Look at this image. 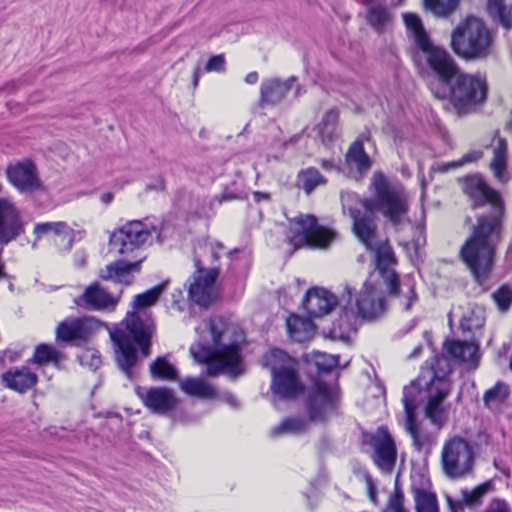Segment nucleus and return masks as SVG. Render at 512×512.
Instances as JSON below:
<instances>
[{
  "label": "nucleus",
  "mask_w": 512,
  "mask_h": 512,
  "mask_svg": "<svg viewBox=\"0 0 512 512\" xmlns=\"http://www.w3.org/2000/svg\"><path fill=\"white\" fill-rule=\"evenodd\" d=\"M162 188H163V184H162V182H159L157 189L161 190Z\"/></svg>",
  "instance_id": "62"
},
{
  "label": "nucleus",
  "mask_w": 512,
  "mask_h": 512,
  "mask_svg": "<svg viewBox=\"0 0 512 512\" xmlns=\"http://www.w3.org/2000/svg\"><path fill=\"white\" fill-rule=\"evenodd\" d=\"M7 176L11 184L21 192H32L40 187L36 167L31 162L10 166Z\"/></svg>",
  "instance_id": "21"
},
{
  "label": "nucleus",
  "mask_w": 512,
  "mask_h": 512,
  "mask_svg": "<svg viewBox=\"0 0 512 512\" xmlns=\"http://www.w3.org/2000/svg\"><path fill=\"white\" fill-rule=\"evenodd\" d=\"M463 192L472 201L473 208L490 206V213L477 218L472 235L460 250L461 259L474 279L482 284L489 276L494 262L495 249L500 240L504 204L500 194L491 189L478 175L464 179Z\"/></svg>",
  "instance_id": "3"
},
{
  "label": "nucleus",
  "mask_w": 512,
  "mask_h": 512,
  "mask_svg": "<svg viewBox=\"0 0 512 512\" xmlns=\"http://www.w3.org/2000/svg\"><path fill=\"white\" fill-rule=\"evenodd\" d=\"M152 333V323L142 320L136 312L128 313L121 325L110 332L117 364L129 378L137 363V349H140L143 357L148 356Z\"/></svg>",
  "instance_id": "5"
},
{
  "label": "nucleus",
  "mask_w": 512,
  "mask_h": 512,
  "mask_svg": "<svg viewBox=\"0 0 512 512\" xmlns=\"http://www.w3.org/2000/svg\"><path fill=\"white\" fill-rule=\"evenodd\" d=\"M483 512H510V509L504 500L494 499Z\"/></svg>",
  "instance_id": "51"
},
{
  "label": "nucleus",
  "mask_w": 512,
  "mask_h": 512,
  "mask_svg": "<svg viewBox=\"0 0 512 512\" xmlns=\"http://www.w3.org/2000/svg\"><path fill=\"white\" fill-rule=\"evenodd\" d=\"M448 505L451 512H464L463 503L455 502L451 498H448Z\"/></svg>",
  "instance_id": "54"
},
{
  "label": "nucleus",
  "mask_w": 512,
  "mask_h": 512,
  "mask_svg": "<svg viewBox=\"0 0 512 512\" xmlns=\"http://www.w3.org/2000/svg\"><path fill=\"white\" fill-rule=\"evenodd\" d=\"M481 156H482L481 152L472 151V152H469V153L463 155L457 161H451V162H448V163L441 164L439 166V170L441 172H447V171H449L451 169L459 168V167L463 166L464 164L475 162L478 159H480Z\"/></svg>",
  "instance_id": "47"
},
{
  "label": "nucleus",
  "mask_w": 512,
  "mask_h": 512,
  "mask_svg": "<svg viewBox=\"0 0 512 512\" xmlns=\"http://www.w3.org/2000/svg\"><path fill=\"white\" fill-rule=\"evenodd\" d=\"M263 365L272 374L271 390L282 399H291L299 395L302 384L297 374V362L281 350H271L263 358Z\"/></svg>",
  "instance_id": "7"
},
{
  "label": "nucleus",
  "mask_w": 512,
  "mask_h": 512,
  "mask_svg": "<svg viewBox=\"0 0 512 512\" xmlns=\"http://www.w3.org/2000/svg\"><path fill=\"white\" fill-rule=\"evenodd\" d=\"M165 283L156 285L155 287L149 289L148 291L138 294L134 298V307L136 308H145L152 306L163 292L165 288Z\"/></svg>",
  "instance_id": "44"
},
{
  "label": "nucleus",
  "mask_w": 512,
  "mask_h": 512,
  "mask_svg": "<svg viewBox=\"0 0 512 512\" xmlns=\"http://www.w3.org/2000/svg\"><path fill=\"white\" fill-rule=\"evenodd\" d=\"M37 381V375L28 367L13 368L2 374L3 384L19 393H25L32 389Z\"/></svg>",
  "instance_id": "24"
},
{
  "label": "nucleus",
  "mask_w": 512,
  "mask_h": 512,
  "mask_svg": "<svg viewBox=\"0 0 512 512\" xmlns=\"http://www.w3.org/2000/svg\"><path fill=\"white\" fill-rule=\"evenodd\" d=\"M34 234L39 239L45 235L63 236V244L61 248L64 251L71 249L74 242V230L65 222H46L35 225Z\"/></svg>",
  "instance_id": "27"
},
{
  "label": "nucleus",
  "mask_w": 512,
  "mask_h": 512,
  "mask_svg": "<svg viewBox=\"0 0 512 512\" xmlns=\"http://www.w3.org/2000/svg\"><path fill=\"white\" fill-rule=\"evenodd\" d=\"M509 394V386L504 382H497L485 392L483 401L489 409H498L506 401Z\"/></svg>",
  "instance_id": "36"
},
{
  "label": "nucleus",
  "mask_w": 512,
  "mask_h": 512,
  "mask_svg": "<svg viewBox=\"0 0 512 512\" xmlns=\"http://www.w3.org/2000/svg\"><path fill=\"white\" fill-rule=\"evenodd\" d=\"M460 0H424L427 11L437 17H448L458 7Z\"/></svg>",
  "instance_id": "41"
},
{
  "label": "nucleus",
  "mask_w": 512,
  "mask_h": 512,
  "mask_svg": "<svg viewBox=\"0 0 512 512\" xmlns=\"http://www.w3.org/2000/svg\"><path fill=\"white\" fill-rule=\"evenodd\" d=\"M112 199V195L110 193H107V194H104L103 197H102V200L105 202V203H109Z\"/></svg>",
  "instance_id": "60"
},
{
  "label": "nucleus",
  "mask_w": 512,
  "mask_h": 512,
  "mask_svg": "<svg viewBox=\"0 0 512 512\" xmlns=\"http://www.w3.org/2000/svg\"><path fill=\"white\" fill-rule=\"evenodd\" d=\"M209 249L211 252V257L213 258L214 261H217L224 247L220 242H211L209 245Z\"/></svg>",
  "instance_id": "53"
},
{
  "label": "nucleus",
  "mask_w": 512,
  "mask_h": 512,
  "mask_svg": "<svg viewBox=\"0 0 512 512\" xmlns=\"http://www.w3.org/2000/svg\"><path fill=\"white\" fill-rule=\"evenodd\" d=\"M79 360L83 366H87L92 370H97L102 363L99 352L93 349L85 350L79 356Z\"/></svg>",
  "instance_id": "48"
},
{
  "label": "nucleus",
  "mask_w": 512,
  "mask_h": 512,
  "mask_svg": "<svg viewBox=\"0 0 512 512\" xmlns=\"http://www.w3.org/2000/svg\"><path fill=\"white\" fill-rule=\"evenodd\" d=\"M100 323L91 317L67 319L57 329V339L64 342L86 341L99 328Z\"/></svg>",
  "instance_id": "18"
},
{
  "label": "nucleus",
  "mask_w": 512,
  "mask_h": 512,
  "mask_svg": "<svg viewBox=\"0 0 512 512\" xmlns=\"http://www.w3.org/2000/svg\"><path fill=\"white\" fill-rule=\"evenodd\" d=\"M373 198L360 200L351 193H342L343 210H348L353 220V231L365 247L374 252L375 261L383 274L391 296H395L403 309L408 311L417 301V295L411 281L398 282L394 271L389 266L394 262L390 246L376 241V225L372 214L381 212L393 223H400L408 210L407 197L404 191L391 185L382 174H374L371 182Z\"/></svg>",
  "instance_id": "1"
},
{
  "label": "nucleus",
  "mask_w": 512,
  "mask_h": 512,
  "mask_svg": "<svg viewBox=\"0 0 512 512\" xmlns=\"http://www.w3.org/2000/svg\"><path fill=\"white\" fill-rule=\"evenodd\" d=\"M340 301L363 319H374L385 311L382 293L370 281L364 282L357 292L351 286L345 285Z\"/></svg>",
  "instance_id": "11"
},
{
  "label": "nucleus",
  "mask_w": 512,
  "mask_h": 512,
  "mask_svg": "<svg viewBox=\"0 0 512 512\" xmlns=\"http://www.w3.org/2000/svg\"><path fill=\"white\" fill-rule=\"evenodd\" d=\"M337 390L323 382H315L306 400V411L312 422L321 423L336 413Z\"/></svg>",
  "instance_id": "12"
},
{
  "label": "nucleus",
  "mask_w": 512,
  "mask_h": 512,
  "mask_svg": "<svg viewBox=\"0 0 512 512\" xmlns=\"http://www.w3.org/2000/svg\"><path fill=\"white\" fill-rule=\"evenodd\" d=\"M492 483L487 481L472 490H463V502L467 506L475 507L482 503L483 497L491 490Z\"/></svg>",
  "instance_id": "43"
},
{
  "label": "nucleus",
  "mask_w": 512,
  "mask_h": 512,
  "mask_svg": "<svg viewBox=\"0 0 512 512\" xmlns=\"http://www.w3.org/2000/svg\"><path fill=\"white\" fill-rule=\"evenodd\" d=\"M143 259L128 263L126 261H115L102 269L100 277L116 283L129 285L132 281V272H138Z\"/></svg>",
  "instance_id": "25"
},
{
  "label": "nucleus",
  "mask_w": 512,
  "mask_h": 512,
  "mask_svg": "<svg viewBox=\"0 0 512 512\" xmlns=\"http://www.w3.org/2000/svg\"><path fill=\"white\" fill-rule=\"evenodd\" d=\"M486 8L494 21L506 29H512V4L505 0H487Z\"/></svg>",
  "instance_id": "32"
},
{
  "label": "nucleus",
  "mask_w": 512,
  "mask_h": 512,
  "mask_svg": "<svg viewBox=\"0 0 512 512\" xmlns=\"http://www.w3.org/2000/svg\"><path fill=\"white\" fill-rule=\"evenodd\" d=\"M370 445L373 449L374 463L385 472H390L396 461V446L386 428L380 427L372 435Z\"/></svg>",
  "instance_id": "16"
},
{
  "label": "nucleus",
  "mask_w": 512,
  "mask_h": 512,
  "mask_svg": "<svg viewBox=\"0 0 512 512\" xmlns=\"http://www.w3.org/2000/svg\"><path fill=\"white\" fill-rule=\"evenodd\" d=\"M253 197H254L255 202H257V203L261 202L262 200H265V201L270 200V194L266 193V192L256 191L253 193Z\"/></svg>",
  "instance_id": "55"
},
{
  "label": "nucleus",
  "mask_w": 512,
  "mask_h": 512,
  "mask_svg": "<svg viewBox=\"0 0 512 512\" xmlns=\"http://www.w3.org/2000/svg\"><path fill=\"white\" fill-rule=\"evenodd\" d=\"M225 400L231 405V406H236L237 405V401L236 399L234 398V396L232 395H226L225 396Z\"/></svg>",
  "instance_id": "57"
},
{
  "label": "nucleus",
  "mask_w": 512,
  "mask_h": 512,
  "mask_svg": "<svg viewBox=\"0 0 512 512\" xmlns=\"http://www.w3.org/2000/svg\"><path fill=\"white\" fill-rule=\"evenodd\" d=\"M286 326L290 337L300 343L307 341L314 330L309 320L302 319L297 315H290L286 320Z\"/></svg>",
  "instance_id": "33"
},
{
  "label": "nucleus",
  "mask_w": 512,
  "mask_h": 512,
  "mask_svg": "<svg viewBox=\"0 0 512 512\" xmlns=\"http://www.w3.org/2000/svg\"><path fill=\"white\" fill-rule=\"evenodd\" d=\"M445 375L446 373L440 375L435 369L427 368L422 370L416 383L419 388L426 387L428 389L425 415L438 427L443 426L446 421L444 400L449 392V384Z\"/></svg>",
  "instance_id": "10"
},
{
  "label": "nucleus",
  "mask_w": 512,
  "mask_h": 512,
  "mask_svg": "<svg viewBox=\"0 0 512 512\" xmlns=\"http://www.w3.org/2000/svg\"><path fill=\"white\" fill-rule=\"evenodd\" d=\"M440 465L450 480H460L474 471L475 452L468 440L461 436L446 439L441 448Z\"/></svg>",
  "instance_id": "8"
},
{
  "label": "nucleus",
  "mask_w": 512,
  "mask_h": 512,
  "mask_svg": "<svg viewBox=\"0 0 512 512\" xmlns=\"http://www.w3.org/2000/svg\"><path fill=\"white\" fill-rule=\"evenodd\" d=\"M416 512H439V505L435 493L417 488L413 490Z\"/></svg>",
  "instance_id": "37"
},
{
  "label": "nucleus",
  "mask_w": 512,
  "mask_h": 512,
  "mask_svg": "<svg viewBox=\"0 0 512 512\" xmlns=\"http://www.w3.org/2000/svg\"><path fill=\"white\" fill-rule=\"evenodd\" d=\"M322 166H323V168H325V169H327V170H328V169L333 168V163H332V162H329V161L324 160V161L322 162Z\"/></svg>",
  "instance_id": "59"
},
{
  "label": "nucleus",
  "mask_w": 512,
  "mask_h": 512,
  "mask_svg": "<svg viewBox=\"0 0 512 512\" xmlns=\"http://www.w3.org/2000/svg\"><path fill=\"white\" fill-rule=\"evenodd\" d=\"M493 299L500 310H507L512 305V287L507 285L500 287L493 293Z\"/></svg>",
  "instance_id": "46"
},
{
  "label": "nucleus",
  "mask_w": 512,
  "mask_h": 512,
  "mask_svg": "<svg viewBox=\"0 0 512 512\" xmlns=\"http://www.w3.org/2000/svg\"><path fill=\"white\" fill-rule=\"evenodd\" d=\"M338 111L331 109L322 118L316 126L318 134L323 142H330L338 136Z\"/></svg>",
  "instance_id": "34"
},
{
  "label": "nucleus",
  "mask_w": 512,
  "mask_h": 512,
  "mask_svg": "<svg viewBox=\"0 0 512 512\" xmlns=\"http://www.w3.org/2000/svg\"><path fill=\"white\" fill-rule=\"evenodd\" d=\"M286 241L294 250L302 247L324 249L335 238V233L318 224L315 216L300 214L288 220Z\"/></svg>",
  "instance_id": "9"
},
{
  "label": "nucleus",
  "mask_w": 512,
  "mask_h": 512,
  "mask_svg": "<svg viewBox=\"0 0 512 512\" xmlns=\"http://www.w3.org/2000/svg\"><path fill=\"white\" fill-rule=\"evenodd\" d=\"M447 352L455 359L476 365L478 361V346L472 342L451 340L445 344Z\"/></svg>",
  "instance_id": "29"
},
{
  "label": "nucleus",
  "mask_w": 512,
  "mask_h": 512,
  "mask_svg": "<svg viewBox=\"0 0 512 512\" xmlns=\"http://www.w3.org/2000/svg\"><path fill=\"white\" fill-rule=\"evenodd\" d=\"M225 57L223 55H214L209 58L205 65L206 72H224L225 71Z\"/></svg>",
  "instance_id": "49"
},
{
  "label": "nucleus",
  "mask_w": 512,
  "mask_h": 512,
  "mask_svg": "<svg viewBox=\"0 0 512 512\" xmlns=\"http://www.w3.org/2000/svg\"><path fill=\"white\" fill-rule=\"evenodd\" d=\"M325 183L324 177L315 168H308L298 174L297 185L306 194H310L317 186Z\"/></svg>",
  "instance_id": "39"
},
{
  "label": "nucleus",
  "mask_w": 512,
  "mask_h": 512,
  "mask_svg": "<svg viewBox=\"0 0 512 512\" xmlns=\"http://www.w3.org/2000/svg\"><path fill=\"white\" fill-rule=\"evenodd\" d=\"M24 232L20 212L9 199L0 198V244L7 245Z\"/></svg>",
  "instance_id": "17"
},
{
  "label": "nucleus",
  "mask_w": 512,
  "mask_h": 512,
  "mask_svg": "<svg viewBox=\"0 0 512 512\" xmlns=\"http://www.w3.org/2000/svg\"><path fill=\"white\" fill-rule=\"evenodd\" d=\"M119 297L109 294L98 283H92L75 300V303L83 308L91 310H111L118 304Z\"/></svg>",
  "instance_id": "20"
},
{
  "label": "nucleus",
  "mask_w": 512,
  "mask_h": 512,
  "mask_svg": "<svg viewBox=\"0 0 512 512\" xmlns=\"http://www.w3.org/2000/svg\"><path fill=\"white\" fill-rule=\"evenodd\" d=\"M136 393L144 405L153 413L166 414L178 404L174 392L165 387H154L148 390L136 388Z\"/></svg>",
  "instance_id": "19"
},
{
  "label": "nucleus",
  "mask_w": 512,
  "mask_h": 512,
  "mask_svg": "<svg viewBox=\"0 0 512 512\" xmlns=\"http://www.w3.org/2000/svg\"><path fill=\"white\" fill-rule=\"evenodd\" d=\"M150 372L152 377L156 379L175 380L177 378V369L165 358H157L150 365Z\"/></svg>",
  "instance_id": "42"
},
{
  "label": "nucleus",
  "mask_w": 512,
  "mask_h": 512,
  "mask_svg": "<svg viewBox=\"0 0 512 512\" xmlns=\"http://www.w3.org/2000/svg\"><path fill=\"white\" fill-rule=\"evenodd\" d=\"M388 506L391 512H409L404 506L403 494L398 491L390 498Z\"/></svg>",
  "instance_id": "50"
},
{
  "label": "nucleus",
  "mask_w": 512,
  "mask_h": 512,
  "mask_svg": "<svg viewBox=\"0 0 512 512\" xmlns=\"http://www.w3.org/2000/svg\"><path fill=\"white\" fill-rule=\"evenodd\" d=\"M54 242H55V244L59 247V249H60V250H63V249L61 248V245L63 244V236H56V237L54 238Z\"/></svg>",
  "instance_id": "58"
},
{
  "label": "nucleus",
  "mask_w": 512,
  "mask_h": 512,
  "mask_svg": "<svg viewBox=\"0 0 512 512\" xmlns=\"http://www.w3.org/2000/svg\"><path fill=\"white\" fill-rule=\"evenodd\" d=\"M196 266L197 271L189 282V297L196 304L207 307L217 296L215 281L218 277V270L216 268L202 269L199 267V262L196 263Z\"/></svg>",
  "instance_id": "14"
},
{
  "label": "nucleus",
  "mask_w": 512,
  "mask_h": 512,
  "mask_svg": "<svg viewBox=\"0 0 512 512\" xmlns=\"http://www.w3.org/2000/svg\"><path fill=\"white\" fill-rule=\"evenodd\" d=\"M180 389L187 395L201 399H214L216 389L202 378L187 377L179 381Z\"/></svg>",
  "instance_id": "28"
},
{
  "label": "nucleus",
  "mask_w": 512,
  "mask_h": 512,
  "mask_svg": "<svg viewBox=\"0 0 512 512\" xmlns=\"http://www.w3.org/2000/svg\"><path fill=\"white\" fill-rule=\"evenodd\" d=\"M451 46L464 59H481L491 53L493 37L481 19L468 17L453 30Z\"/></svg>",
  "instance_id": "6"
},
{
  "label": "nucleus",
  "mask_w": 512,
  "mask_h": 512,
  "mask_svg": "<svg viewBox=\"0 0 512 512\" xmlns=\"http://www.w3.org/2000/svg\"><path fill=\"white\" fill-rule=\"evenodd\" d=\"M235 252H237V250H235ZM233 253L234 251L229 252V256H232Z\"/></svg>",
  "instance_id": "63"
},
{
  "label": "nucleus",
  "mask_w": 512,
  "mask_h": 512,
  "mask_svg": "<svg viewBox=\"0 0 512 512\" xmlns=\"http://www.w3.org/2000/svg\"><path fill=\"white\" fill-rule=\"evenodd\" d=\"M259 76L257 72H250L245 77V82L249 85L256 84L258 82Z\"/></svg>",
  "instance_id": "56"
},
{
  "label": "nucleus",
  "mask_w": 512,
  "mask_h": 512,
  "mask_svg": "<svg viewBox=\"0 0 512 512\" xmlns=\"http://www.w3.org/2000/svg\"><path fill=\"white\" fill-rule=\"evenodd\" d=\"M337 298L324 288H314L307 292L303 305L311 317L328 314L337 304Z\"/></svg>",
  "instance_id": "22"
},
{
  "label": "nucleus",
  "mask_w": 512,
  "mask_h": 512,
  "mask_svg": "<svg viewBox=\"0 0 512 512\" xmlns=\"http://www.w3.org/2000/svg\"><path fill=\"white\" fill-rule=\"evenodd\" d=\"M371 499L374 500V494L371 492Z\"/></svg>",
  "instance_id": "64"
},
{
  "label": "nucleus",
  "mask_w": 512,
  "mask_h": 512,
  "mask_svg": "<svg viewBox=\"0 0 512 512\" xmlns=\"http://www.w3.org/2000/svg\"><path fill=\"white\" fill-rule=\"evenodd\" d=\"M489 443H490V436H489V434L486 433V432H479L477 434L476 440L474 442V447L478 451H481L484 448H486L489 445Z\"/></svg>",
  "instance_id": "52"
},
{
  "label": "nucleus",
  "mask_w": 512,
  "mask_h": 512,
  "mask_svg": "<svg viewBox=\"0 0 512 512\" xmlns=\"http://www.w3.org/2000/svg\"><path fill=\"white\" fill-rule=\"evenodd\" d=\"M416 389L415 384L405 387L402 402L405 410V430L411 437L415 449L420 451L433 443V437L430 433L424 431L415 420V410L417 406L415 399Z\"/></svg>",
  "instance_id": "15"
},
{
  "label": "nucleus",
  "mask_w": 512,
  "mask_h": 512,
  "mask_svg": "<svg viewBox=\"0 0 512 512\" xmlns=\"http://www.w3.org/2000/svg\"><path fill=\"white\" fill-rule=\"evenodd\" d=\"M485 323V310L482 306L468 303L463 307L460 327L463 331L473 332L479 330Z\"/></svg>",
  "instance_id": "31"
},
{
  "label": "nucleus",
  "mask_w": 512,
  "mask_h": 512,
  "mask_svg": "<svg viewBox=\"0 0 512 512\" xmlns=\"http://www.w3.org/2000/svg\"><path fill=\"white\" fill-rule=\"evenodd\" d=\"M211 342L197 343L190 352L198 363L206 364L207 374L217 376L227 373L236 377L243 372L239 341L241 333L222 317H213L204 323Z\"/></svg>",
  "instance_id": "4"
},
{
  "label": "nucleus",
  "mask_w": 512,
  "mask_h": 512,
  "mask_svg": "<svg viewBox=\"0 0 512 512\" xmlns=\"http://www.w3.org/2000/svg\"><path fill=\"white\" fill-rule=\"evenodd\" d=\"M346 161L350 165H355L360 171L368 170L371 167L370 158L364 151L361 139H357L351 144L346 154Z\"/></svg>",
  "instance_id": "35"
},
{
  "label": "nucleus",
  "mask_w": 512,
  "mask_h": 512,
  "mask_svg": "<svg viewBox=\"0 0 512 512\" xmlns=\"http://www.w3.org/2000/svg\"><path fill=\"white\" fill-rule=\"evenodd\" d=\"M403 20L418 48L413 55L415 63L420 66L424 59L439 80L430 84L432 94L439 100H449L458 113H465L483 102L487 93L485 79L461 72L452 56L431 42L418 15L405 13Z\"/></svg>",
  "instance_id": "2"
},
{
  "label": "nucleus",
  "mask_w": 512,
  "mask_h": 512,
  "mask_svg": "<svg viewBox=\"0 0 512 512\" xmlns=\"http://www.w3.org/2000/svg\"><path fill=\"white\" fill-rule=\"evenodd\" d=\"M294 82L295 77H289L285 80L279 78L263 80L260 86V105H275L281 102Z\"/></svg>",
  "instance_id": "23"
},
{
  "label": "nucleus",
  "mask_w": 512,
  "mask_h": 512,
  "mask_svg": "<svg viewBox=\"0 0 512 512\" xmlns=\"http://www.w3.org/2000/svg\"><path fill=\"white\" fill-rule=\"evenodd\" d=\"M62 359L63 355L54 347L46 344H41L36 347L31 362L37 365L53 363L54 365L58 366Z\"/></svg>",
  "instance_id": "40"
},
{
  "label": "nucleus",
  "mask_w": 512,
  "mask_h": 512,
  "mask_svg": "<svg viewBox=\"0 0 512 512\" xmlns=\"http://www.w3.org/2000/svg\"><path fill=\"white\" fill-rule=\"evenodd\" d=\"M313 360L320 371L328 372L338 366L339 356L316 352L313 355Z\"/></svg>",
  "instance_id": "45"
},
{
  "label": "nucleus",
  "mask_w": 512,
  "mask_h": 512,
  "mask_svg": "<svg viewBox=\"0 0 512 512\" xmlns=\"http://www.w3.org/2000/svg\"><path fill=\"white\" fill-rule=\"evenodd\" d=\"M509 369L512 371V355L510 356L509 359Z\"/></svg>",
  "instance_id": "61"
},
{
  "label": "nucleus",
  "mask_w": 512,
  "mask_h": 512,
  "mask_svg": "<svg viewBox=\"0 0 512 512\" xmlns=\"http://www.w3.org/2000/svg\"><path fill=\"white\" fill-rule=\"evenodd\" d=\"M152 237L151 231L141 221H130L110 237L111 249L126 256L139 249Z\"/></svg>",
  "instance_id": "13"
},
{
  "label": "nucleus",
  "mask_w": 512,
  "mask_h": 512,
  "mask_svg": "<svg viewBox=\"0 0 512 512\" xmlns=\"http://www.w3.org/2000/svg\"><path fill=\"white\" fill-rule=\"evenodd\" d=\"M367 23L378 33L383 32L392 23V13L385 2L380 0H364Z\"/></svg>",
  "instance_id": "26"
},
{
  "label": "nucleus",
  "mask_w": 512,
  "mask_h": 512,
  "mask_svg": "<svg viewBox=\"0 0 512 512\" xmlns=\"http://www.w3.org/2000/svg\"><path fill=\"white\" fill-rule=\"evenodd\" d=\"M307 430V422L300 418H287L272 428L273 436L298 435Z\"/></svg>",
  "instance_id": "38"
},
{
  "label": "nucleus",
  "mask_w": 512,
  "mask_h": 512,
  "mask_svg": "<svg viewBox=\"0 0 512 512\" xmlns=\"http://www.w3.org/2000/svg\"><path fill=\"white\" fill-rule=\"evenodd\" d=\"M490 168L495 178L500 182L507 181V144L503 138H497L493 145V158Z\"/></svg>",
  "instance_id": "30"
}]
</instances>
